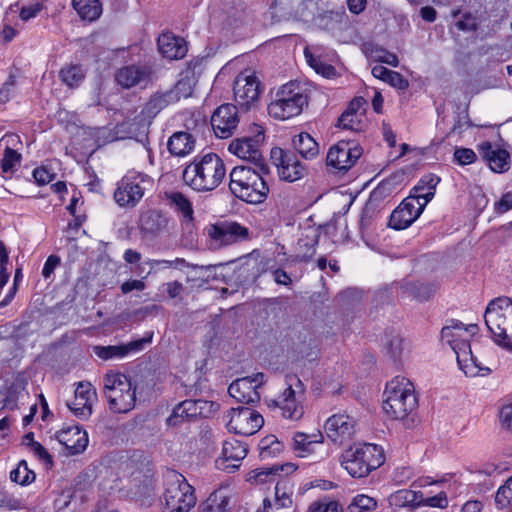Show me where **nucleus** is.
I'll list each match as a JSON object with an SVG mask.
<instances>
[{
	"label": "nucleus",
	"mask_w": 512,
	"mask_h": 512,
	"mask_svg": "<svg viewBox=\"0 0 512 512\" xmlns=\"http://www.w3.org/2000/svg\"><path fill=\"white\" fill-rule=\"evenodd\" d=\"M72 6L81 19L94 21L102 13V6L99 0H72Z\"/></svg>",
	"instance_id": "e433bc0d"
},
{
	"label": "nucleus",
	"mask_w": 512,
	"mask_h": 512,
	"mask_svg": "<svg viewBox=\"0 0 512 512\" xmlns=\"http://www.w3.org/2000/svg\"><path fill=\"white\" fill-rule=\"evenodd\" d=\"M385 82L398 90H406L409 87V81L399 72L393 70H391Z\"/></svg>",
	"instance_id": "0e129e2a"
},
{
	"label": "nucleus",
	"mask_w": 512,
	"mask_h": 512,
	"mask_svg": "<svg viewBox=\"0 0 512 512\" xmlns=\"http://www.w3.org/2000/svg\"><path fill=\"white\" fill-rule=\"evenodd\" d=\"M455 25L459 30L464 31V32L476 31V29L478 27L476 18L470 12L464 13L462 19L458 20L455 23Z\"/></svg>",
	"instance_id": "052dcab7"
},
{
	"label": "nucleus",
	"mask_w": 512,
	"mask_h": 512,
	"mask_svg": "<svg viewBox=\"0 0 512 512\" xmlns=\"http://www.w3.org/2000/svg\"><path fill=\"white\" fill-rule=\"evenodd\" d=\"M167 148L171 155L184 157L193 152L195 138L186 131H177L169 137Z\"/></svg>",
	"instance_id": "c756f323"
},
{
	"label": "nucleus",
	"mask_w": 512,
	"mask_h": 512,
	"mask_svg": "<svg viewBox=\"0 0 512 512\" xmlns=\"http://www.w3.org/2000/svg\"><path fill=\"white\" fill-rule=\"evenodd\" d=\"M199 404H201L200 400H184L179 403L168 417V425L178 426L186 420L197 417L201 413Z\"/></svg>",
	"instance_id": "7c9ffc66"
},
{
	"label": "nucleus",
	"mask_w": 512,
	"mask_h": 512,
	"mask_svg": "<svg viewBox=\"0 0 512 512\" xmlns=\"http://www.w3.org/2000/svg\"><path fill=\"white\" fill-rule=\"evenodd\" d=\"M152 336L153 334L152 333H148L145 337L143 338H139V339H136V340H133V341H130L129 343L127 344H124L123 347L126 351V355H128L129 353L131 352H138V351H141L143 350L144 346L146 344H149L151 343L152 341Z\"/></svg>",
	"instance_id": "e2e57ef3"
},
{
	"label": "nucleus",
	"mask_w": 512,
	"mask_h": 512,
	"mask_svg": "<svg viewBox=\"0 0 512 512\" xmlns=\"http://www.w3.org/2000/svg\"><path fill=\"white\" fill-rule=\"evenodd\" d=\"M424 208L425 203L419 201L417 197L409 195L391 213L389 226L395 230L408 228L418 219Z\"/></svg>",
	"instance_id": "6ab92c4d"
},
{
	"label": "nucleus",
	"mask_w": 512,
	"mask_h": 512,
	"mask_svg": "<svg viewBox=\"0 0 512 512\" xmlns=\"http://www.w3.org/2000/svg\"><path fill=\"white\" fill-rule=\"evenodd\" d=\"M403 342L404 339L398 332L390 331L385 334L382 345L386 354L393 360H397L402 355L404 349Z\"/></svg>",
	"instance_id": "79ce46f5"
},
{
	"label": "nucleus",
	"mask_w": 512,
	"mask_h": 512,
	"mask_svg": "<svg viewBox=\"0 0 512 512\" xmlns=\"http://www.w3.org/2000/svg\"><path fill=\"white\" fill-rule=\"evenodd\" d=\"M226 417L228 430L244 436L255 434L264 424L263 416L246 406L231 408Z\"/></svg>",
	"instance_id": "ddd939ff"
},
{
	"label": "nucleus",
	"mask_w": 512,
	"mask_h": 512,
	"mask_svg": "<svg viewBox=\"0 0 512 512\" xmlns=\"http://www.w3.org/2000/svg\"><path fill=\"white\" fill-rule=\"evenodd\" d=\"M478 326L476 324L465 325L459 320L452 319L449 324L441 330V338L454 351L459 368L469 376H476L482 370L473 356L469 339L470 336L476 334Z\"/></svg>",
	"instance_id": "7ed1b4c3"
},
{
	"label": "nucleus",
	"mask_w": 512,
	"mask_h": 512,
	"mask_svg": "<svg viewBox=\"0 0 512 512\" xmlns=\"http://www.w3.org/2000/svg\"><path fill=\"white\" fill-rule=\"evenodd\" d=\"M21 161V154L10 147H6L1 161V168L4 173L11 172Z\"/></svg>",
	"instance_id": "8fccbe9b"
},
{
	"label": "nucleus",
	"mask_w": 512,
	"mask_h": 512,
	"mask_svg": "<svg viewBox=\"0 0 512 512\" xmlns=\"http://www.w3.org/2000/svg\"><path fill=\"white\" fill-rule=\"evenodd\" d=\"M338 126L343 129L358 131L359 121L355 114L353 115V113L345 110L338 120Z\"/></svg>",
	"instance_id": "4d7b16f0"
},
{
	"label": "nucleus",
	"mask_w": 512,
	"mask_h": 512,
	"mask_svg": "<svg viewBox=\"0 0 512 512\" xmlns=\"http://www.w3.org/2000/svg\"><path fill=\"white\" fill-rule=\"evenodd\" d=\"M263 377L262 373H258L254 377L237 379L228 387V393L240 403H256L260 400V394L257 389L261 385Z\"/></svg>",
	"instance_id": "412c9836"
},
{
	"label": "nucleus",
	"mask_w": 512,
	"mask_h": 512,
	"mask_svg": "<svg viewBox=\"0 0 512 512\" xmlns=\"http://www.w3.org/2000/svg\"><path fill=\"white\" fill-rule=\"evenodd\" d=\"M311 512H341V506L337 501L315 502L310 507Z\"/></svg>",
	"instance_id": "680f3d73"
},
{
	"label": "nucleus",
	"mask_w": 512,
	"mask_h": 512,
	"mask_svg": "<svg viewBox=\"0 0 512 512\" xmlns=\"http://www.w3.org/2000/svg\"><path fill=\"white\" fill-rule=\"evenodd\" d=\"M96 399V390L89 382H79L75 389L74 400L67 403L70 411L79 419L87 420L92 414Z\"/></svg>",
	"instance_id": "4be33fe9"
},
{
	"label": "nucleus",
	"mask_w": 512,
	"mask_h": 512,
	"mask_svg": "<svg viewBox=\"0 0 512 512\" xmlns=\"http://www.w3.org/2000/svg\"><path fill=\"white\" fill-rule=\"evenodd\" d=\"M269 176L268 164L235 166L229 174V189L241 201L248 204H261L269 194Z\"/></svg>",
	"instance_id": "f257e3e1"
},
{
	"label": "nucleus",
	"mask_w": 512,
	"mask_h": 512,
	"mask_svg": "<svg viewBox=\"0 0 512 512\" xmlns=\"http://www.w3.org/2000/svg\"><path fill=\"white\" fill-rule=\"evenodd\" d=\"M158 50L167 59H181L187 53V45L183 38L171 33H163L157 40Z\"/></svg>",
	"instance_id": "c85d7f7f"
},
{
	"label": "nucleus",
	"mask_w": 512,
	"mask_h": 512,
	"mask_svg": "<svg viewBox=\"0 0 512 512\" xmlns=\"http://www.w3.org/2000/svg\"><path fill=\"white\" fill-rule=\"evenodd\" d=\"M164 499L166 512H188L196 503L193 487L174 471L166 476Z\"/></svg>",
	"instance_id": "1a4fd4ad"
},
{
	"label": "nucleus",
	"mask_w": 512,
	"mask_h": 512,
	"mask_svg": "<svg viewBox=\"0 0 512 512\" xmlns=\"http://www.w3.org/2000/svg\"><path fill=\"white\" fill-rule=\"evenodd\" d=\"M476 158V153L469 148H457L454 152V159L460 165L472 164Z\"/></svg>",
	"instance_id": "bf43d9fd"
},
{
	"label": "nucleus",
	"mask_w": 512,
	"mask_h": 512,
	"mask_svg": "<svg viewBox=\"0 0 512 512\" xmlns=\"http://www.w3.org/2000/svg\"><path fill=\"white\" fill-rule=\"evenodd\" d=\"M383 410L395 420L406 418L416 407L413 384L405 377H395L386 384L383 393Z\"/></svg>",
	"instance_id": "39448f33"
},
{
	"label": "nucleus",
	"mask_w": 512,
	"mask_h": 512,
	"mask_svg": "<svg viewBox=\"0 0 512 512\" xmlns=\"http://www.w3.org/2000/svg\"><path fill=\"white\" fill-rule=\"evenodd\" d=\"M377 508V500L365 494L356 495L348 505V512H370Z\"/></svg>",
	"instance_id": "a18cd8bd"
},
{
	"label": "nucleus",
	"mask_w": 512,
	"mask_h": 512,
	"mask_svg": "<svg viewBox=\"0 0 512 512\" xmlns=\"http://www.w3.org/2000/svg\"><path fill=\"white\" fill-rule=\"evenodd\" d=\"M54 174L51 173L46 167H38L33 170V177L39 185L50 183L54 179Z\"/></svg>",
	"instance_id": "774afa93"
},
{
	"label": "nucleus",
	"mask_w": 512,
	"mask_h": 512,
	"mask_svg": "<svg viewBox=\"0 0 512 512\" xmlns=\"http://www.w3.org/2000/svg\"><path fill=\"white\" fill-rule=\"evenodd\" d=\"M168 206L178 213L184 221L191 222L194 219V210L190 199L179 191L165 193Z\"/></svg>",
	"instance_id": "2f4dec72"
},
{
	"label": "nucleus",
	"mask_w": 512,
	"mask_h": 512,
	"mask_svg": "<svg viewBox=\"0 0 512 512\" xmlns=\"http://www.w3.org/2000/svg\"><path fill=\"white\" fill-rule=\"evenodd\" d=\"M478 150L493 172L504 173L509 170L510 154L507 150L501 149L490 142H483L479 145Z\"/></svg>",
	"instance_id": "393cba45"
},
{
	"label": "nucleus",
	"mask_w": 512,
	"mask_h": 512,
	"mask_svg": "<svg viewBox=\"0 0 512 512\" xmlns=\"http://www.w3.org/2000/svg\"><path fill=\"white\" fill-rule=\"evenodd\" d=\"M94 353L103 360L122 358L126 356L123 345L118 346H95Z\"/></svg>",
	"instance_id": "de8ad7c7"
},
{
	"label": "nucleus",
	"mask_w": 512,
	"mask_h": 512,
	"mask_svg": "<svg viewBox=\"0 0 512 512\" xmlns=\"http://www.w3.org/2000/svg\"><path fill=\"white\" fill-rule=\"evenodd\" d=\"M410 291L414 297L420 301H425L435 292V287L430 284L412 283L410 284Z\"/></svg>",
	"instance_id": "603ef678"
},
{
	"label": "nucleus",
	"mask_w": 512,
	"mask_h": 512,
	"mask_svg": "<svg viewBox=\"0 0 512 512\" xmlns=\"http://www.w3.org/2000/svg\"><path fill=\"white\" fill-rule=\"evenodd\" d=\"M271 157L276 163L280 178L287 182H295L304 178L308 173L305 163L301 162L297 155L291 151L275 148Z\"/></svg>",
	"instance_id": "f3484780"
},
{
	"label": "nucleus",
	"mask_w": 512,
	"mask_h": 512,
	"mask_svg": "<svg viewBox=\"0 0 512 512\" xmlns=\"http://www.w3.org/2000/svg\"><path fill=\"white\" fill-rule=\"evenodd\" d=\"M448 505V499L445 492H440L435 496L424 498L421 493L419 497V506H429L444 509Z\"/></svg>",
	"instance_id": "864d4df0"
},
{
	"label": "nucleus",
	"mask_w": 512,
	"mask_h": 512,
	"mask_svg": "<svg viewBox=\"0 0 512 512\" xmlns=\"http://www.w3.org/2000/svg\"><path fill=\"white\" fill-rule=\"evenodd\" d=\"M258 449L261 460H268L281 453L283 444L274 435H269L260 440Z\"/></svg>",
	"instance_id": "37998d69"
},
{
	"label": "nucleus",
	"mask_w": 512,
	"mask_h": 512,
	"mask_svg": "<svg viewBox=\"0 0 512 512\" xmlns=\"http://www.w3.org/2000/svg\"><path fill=\"white\" fill-rule=\"evenodd\" d=\"M86 72L81 65L70 64L59 71L61 81L69 88L78 87L84 80Z\"/></svg>",
	"instance_id": "58836bf2"
},
{
	"label": "nucleus",
	"mask_w": 512,
	"mask_h": 512,
	"mask_svg": "<svg viewBox=\"0 0 512 512\" xmlns=\"http://www.w3.org/2000/svg\"><path fill=\"white\" fill-rule=\"evenodd\" d=\"M56 438L64 446L66 455L82 453L88 445V435L78 426L68 427L57 432Z\"/></svg>",
	"instance_id": "b1692460"
},
{
	"label": "nucleus",
	"mask_w": 512,
	"mask_h": 512,
	"mask_svg": "<svg viewBox=\"0 0 512 512\" xmlns=\"http://www.w3.org/2000/svg\"><path fill=\"white\" fill-rule=\"evenodd\" d=\"M323 435L318 433L314 435V439L305 433L298 432L294 436V451L299 457H306L312 451L313 444L322 443Z\"/></svg>",
	"instance_id": "a19ab883"
},
{
	"label": "nucleus",
	"mask_w": 512,
	"mask_h": 512,
	"mask_svg": "<svg viewBox=\"0 0 512 512\" xmlns=\"http://www.w3.org/2000/svg\"><path fill=\"white\" fill-rule=\"evenodd\" d=\"M20 505V501L10 495L0 483V509L15 510Z\"/></svg>",
	"instance_id": "6e6d98bb"
},
{
	"label": "nucleus",
	"mask_w": 512,
	"mask_h": 512,
	"mask_svg": "<svg viewBox=\"0 0 512 512\" xmlns=\"http://www.w3.org/2000/svg\"><path fill=\"white\" fill-rule=\"evenodd\" d=\"M384 463L383 450L376 444L364 443L350 447L342 454V467L354 478H363Z\"/></svg>",
	"instance_id": "423d86ee"
},
{
	"label": "nucleus",
	"mask_w": 512,
	"mask_h": 512,
	"mask_svg": "<svg viewBox=\"0 0 512 512\" xmlns=\"http://www.w3.org/2000/svg\"><path fill=\"white\" fill-rule=\"evenodd\" d=\"M288 387L282 395L275 401V404L282 410V415L291 420L301 418L303 408L300 406V399L305 392V386L297 375L291 374L286 376Z\"/></svg>",
	"instance_id": "2eb2a0df"
},
{
	"label": "nucleus",
	"mask_w": 512,
	"mask_h": 512,
	"mask_svg": "<svg viewBox=\"0 0 512 512\" xmlns=\"http://www.w3.org/2000/svg\"><path fill=\"white\" fill-rule=\"evenodd\" d=\"M151 184V178L143 173H131L124 176L114 191V200L121 207H135L143 198L146 185Z\"/></svg>",
	"instance_id": "9b49d317"
},
{
	"label": "nucleus",
	"mask_w": 512,
	"mask_h": 512,
	"mask_svg": "<svg viewBox=\"0 0 512 512\" xmlns=\"http://www.w3.org/2000/svg\"><path fill=\"white\" fill-rule=\"evenodd\" d=\"M104 394L109 408L116 413L132 410L136 402V388L131 379L121 373H108L104 376Z\"/></svg>",
	"instance_id": "6e6552de"
},
{
	"label": "nucleus",
	"mask_w": 512,
	"mask_h": 512,
	"mask_svg": "<svg viewBox=\"0 0 512 512\" xmlns=\"http://www.w3.org/2000/svg\"><path fill=\"white\" fill-rule=\"evenodd\" d=\"M495 504L498 509H512V476L500 486L495 495Z\"/></svg>",
	"instance_id": "49530a36"
},
{
	"label": "nucleus",
	"mask_w": 512,
	"mask_h": 512,
	"mask_svg": "<svg viewBox=\"0 0 512 512\" xmlns=\"http://www.w3.org/2000/svg\"><path fill=\"white\" fill-rule=\"evenodd\" d=\"M293 148L305 160H312L319 154V145L307 132H301L292 139Z\"/></svg>",
	"instance_id": "473e14b6"
},
{
	"label": "nucleus",
	"mask_w": 512,
	"mask_h": 512,
	"mask_svg": "<svg viewBox=\"0 0 512 512\" xmlns=\"http://www.w3.org/2000/svg\"><path fill=\"white\" fill-rule=\"evenodd\" d=\"M293 464H286V465H273L271 467H265V468H259L255 470V476L254 478L259 482H265L266 477L270 475H277L280 472L286 471L288 473L289 471L294 470Z\"/></svg>",
	"instance_id": "09e8293b"
},
{
	"label": "nucleus",
	"mask_w": 512,
	"mask_h": 512,
	"mask_svg": "<svg viewBox=\"0 0 512 512\" xmlns=\"http://www.w3.org/2000/svg\"><path fill=\"white\" fill-rule=\"evenodd\" d=\"M264 138L263 130L260 126H256L255 135L253 137L244 136L234 139L229 144L228 150L230 153L247 161L245 166L267 164L260 150Z\"/></svg>",
	"instance_id": "4468645a"
},
{
	"label": "nucleus",
	"mask_w": 512,
	"mask_h": 512,
	"mask_svg": "<svg viewBox=\"0 0 512 512\" xmlns=\"http://www.w3.org/2000/svg\"><path fill=\"white\" fill-rule=\"evenodd\" d=\"M239 107L226 103L219 106L211 116V125L216 137L226 139L231 137L239 125Z\"/></svg>",
	"instance_id": "a211bd4d"
},
{
	"label": "nucleus",
	"mask_w": 512,
	"mask_h": 512,
	"mask_svg": "<svg viewBox=\"0 0 512 512\" xmlns=\"http://www.w3.org/2000/svg\"><path fill=\"white\" fill-rule=\"evenodd\" d=\"M485 324L494 341L512 352V300L498 297L491 300L484 314Z\"/></svg>",
	"instance_id": "20e7f679"
},
{
	"label": "nucleus",
	"mask_w": 512,
	"mask_h": 512,
	"mask_svg": "<svg viewBox=\"0 0 512 512\" xmlns=\"http://www.w3.org/2000/svg\"><path fill=\"white\" fill-rule=\"evenodd\" d=\"M421 492L409 489H400L389 496V504L396 508L419 507Z\"/></svg>",
	"instance_id": "4c0bfd02"
},
{
	"label": "nucleus",
	"mask_w": 512,
	"mask_h": 512,
	"mask_svg": "<svg viewBox=\"0 0 512 512\" xmlns=\"http://www.w3.org/2000/svg\"><path fill=\"white\" fill-rule=\"evenodd\" d=\"M501 427L512 430V403L503 404L499 411Z\"/></svg>",
	"instance_id": "69168bd1"
},
{
	"label": "nucleus",
	"mask_w": 512,
	"mask_h": 512,
	"mask_svg": "<svg viewBox=\"0 0 512 512\" xmlns=\"http://www.w3.org/2000/svg\"><path fill=\"white\" fill-rule=\"evenodd\" d=\"M362 152V148L355 141L340 140L329 149L326 164L335 172H346L356 163Z\"/></svg>",
	"instance_id": "dca6fc26"
},
{
	"label": "nucleus",
	"mask_w": 512,
	"mask_h": 512,
	"mask_svg": "<svg viewBox=\"0 0 512 512\" xmlns=\"http://www.w3.org/2000/svg\"><path fill=\"white\" fill-rule=\"evenodd\" d=\"M319 50L320 48L317 46L312 48L306 47L304 49V56L308 65L314 69L317 74L325 78L331 79L336 77V69L331 64H327L322 60L321 55L318 53Z\"/></svg>",
	"instance_id": "72a5a7b5"
},
{
	"label": "nucleus",
	"mask_w": 512,
	"mask_h": 512,
	"mask_svg": "<svg viewBox=\"0 0 512 512\" xmlns=\"http://www.w3.org/2000/svg\"><path fill=\"white\" fill-rule=\"evenodd\" d=\"M169 217L161 210L151 209L141 214L139 227L147 235L156 236L167 230Z\"/></svg>",
	"instance_id": "bb28decb"
},
{
	"label": "nucleus",
	"mask_w": 512,
	"mask_h": 512,
	"mask_svg": "<svg viewBox=\"0 0 512 512\" xmlns=\"http://www.w3.org/2000/svg\"><path fill=\"white\" fill-rule=\"evenodd\" d=\"M292 504V500L289 495L280 487V484L277 483L275 486V499L274 505L277 509L287 508Z\"/></svg>",
	"instance_id": "338daca9"
},
{
	"label": "nucleus",
	"mask_w": 512,
	"mask_h": 512,
	"mask_svg": "<svg viewBox=\"0 0 512 512\" xmlns=\"http://www.w3.org/2000/svg\"><path fill=\"white\" fill-rule=\"evenodd\" d=\"M308 104V96L299 84L289 82L281 86L275 99L268 105V114L279 120L298 116Z\"/></svg>",
	"instance_id": "0eeeda50"
},
{
	"label": "nucleus",
	"mask_w": 512,
	"mask_h": 512,
	"mask_svg": "<svg viewBox=\"0 0 512 512\" xmlns=\"http://www.w3.org/2000/svg\"><path fill=\"white\" fill-rule=\"evenodd\" d=\"M181 85L182 83L178 82L174 89L154 93L143 107L142 113L152 119L170 104L179 101Z\"/></svg>",
	"instance_id": "a878e982"
},
{
	"label": "nucleus",
	"mask_w": 512,
	"mask_h": 512,
	"mask_svg": "<svg viewBox=\"0 0 512 512\" xmlns=\"http://www.w3.org/2000/svg\"><path fill=\"white\" fill-rule=\"evenodd\" d=\"M236 105L244 112L257 106L261 93V84L255 72L244 70L239 73L233 85Z\"/></svg>",
	"instance_id": "f8f14e48"
},
{
	"label": "nucleus",
	"mask_w": 512,
	"mask_h": 512,
	"mask_svg": "<svg viewBox=\"0 0 512 512\" xmlns=\"http://www.w3.org/2000/svg\"><path fill=\"white\" fill-rule=\"evenodd\" d=\"M152 78V69L147 64H131L124 66L116 72L117 83L129 89L137 85L146 86Z\"/></svg>",
	"instance_id": "5701e85b"
},
{
	"label": "nucleus",
	"mask_w": 512,
	"mask_h": 512,
	"mask_svg": "<svg viewBox=\"0 0 512 512\" xmlns=\"http://www.w3.org/2000/svg\"><path fill=\"white\" fill-rule=\"evenodd\" d=\"M324 431L328 439L342 445L355 435L356 421L346 413L334 414L326 420Z\"/></svg>",
	"instance_id": "aec40b11"
},
{
	"label": "nucleus",
	"mask_w": 512,
	"mask_h": 512,
	"mask_svg": "<svg viewBox=\"0 0 512 512\" xmlns=\"http://www.w3.org/2000/svg\"><path fill=\"white\" fill-rule=\"evenodd\" d=\"M244 22V18L242 13L234 12L233 14H228L222 21L223 29L227 31H235L241 27Z\"/></svg>",
	"instance_id": "13d9d810"
},
{
	"label": "nucleus",
	"mask_w": 512,
	"mask_h": 512,
	"mask_svg": "<svg viewBox=\"0 0 512 512\" xmlns=\"http://www.w3.org/2000/svg\"><path fill=\"white\" fill-rule=\"evenodd\" d=\"M247 452L246 444L237 439L230 438L223 443L221 455L225 462H236L230 464V466L235 469L239 467V462L246 457ZM227 467H229V465H227Z\"/></svg>",
	"instance_id": "f704fd0d"
},
{
	"label": "nucleus",
	"mask_w": 512,
	"mask_h": 512,
	"mask_svg": "<svg viewBox=\"0 0 512 512\" xmlns=\"http://www.w3.org/2000/svg\"><path fill=\"white\" fill-rule=\"evenodd\" d=\"M9 478L16 484L27 486L35 481L36 474L33 470L28 468V464L25 460H21L16 468L11 470Z\"/></svg>",
	"instance_id": "c03bdc74"
},
{
	"label": "nucleus",
	"mask_w": 512,
	"mask_h": 512,
	"mask_svg": "<svg viewBox=\"0 0 512 512\" xmlns=\"http://www.w3.org/2000/svg\"><path fill=\"white\" fill-rule=\"evenodd\" d=\"M440 178L434 174L423 176L419 183L414 187L415 194L419 201L425 203V206L430 202L435 195V188L439 184Z\"/></svg>",
	"instance_id": "c9c22d12"
},
{
	"label": "nucleus",
	"mask_w": 512,
	"mask_h": 512,
	"mask_svg": "<svg viewBox=\"0 0 512 512\" xmlns=\"http://www.w3.org/2000/svg\"><path fill=\"white\" fill-rule=\"evenodd\" d=\"M226 175L224 161L216 153L196 156L183 170V181L197 192L216 189Z\"/></svg>",
	"instance_id": "f03ea898"
},
{
	"label": "nucleus",
	"mask_w": 512,
	"mask_h": 512,
	"mask_svg": "<svg viewBox=\"0 0 512 512\" xmlns=\"http://www.w3.org/2000/svg\"><path fill=\"white\" fill-rule=\"evenodd\" d=\"M371 57L377 62L385 63L392 67H397L399 65L397 55L384 48L376 47L373 49L371 51Z\"/></svg>",
	"instance_id": "3c124183"
},
{
	"label": "nucleus",
	"mask_w": 512,
	"mask_h": 512,
	"mask_svg": "<svg viewBox=\"0 0 512 512\" xmlns=\"http://www.w3.org/2000/svg\"><path fill=\"white\" fill-rule=\"evenodd\" d=\"M204 231L211 250H219L250 238L248 227L231 220H219L209 224Z\"/></svg>",
	"instance_id": "9d476101"
},
{
	"label": "nucleus",
	"mask_w": 512,
	"mask_h": 512,
	"mask_svg": "<svg viewBox=\"0 0 512 512\" xmlns=\"http://www.w3.org/2000/svg\"><path fill=\"white\" fill-rule=\"evenodd\" d=\"M319 237L320 233L317 229H305L297 241L294 260L297 262L310 261L316 253Z\"/></svg>",
	"instance_id": "cd10ccee"
},
{
	"label": "nucleus",
	"mask_w": 512,
	"mask_h": 512,
	"mask_svg": "<svg viewBox=\"0 0 512 512\" xmlns=\"http://www.w3.org/2000/svg\"><path fill=\"white\" fill-rule=\"evenodd\" d=\"M298 350L301 357L310 362L318 359L319 350L311 338H309L308 342L304 341L303 345L299 347Z\"/></svg>",
	"instance_id": "5fc2aeb1"
},
{
	"label": "nucleus",
	"mask_w": 512,
	"mask_h": 512,
	"mask_svg": "<svg viewBox=\"0 0 512 512\" xmlns=\"http://www.w3.org/2000/svg\"><path fill=\"white\" fill-rule=\"evenodd\" d=\"M229 497L223 491H215L200 505L201 512H228Z\"/></svg>",
	"instance_id": "ea45409f"
}]
</instances>
